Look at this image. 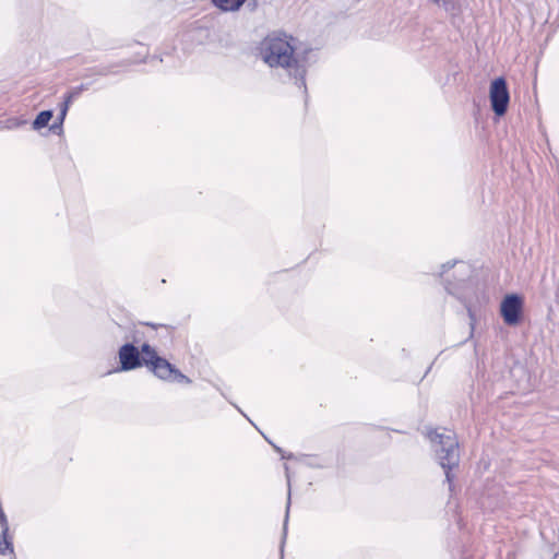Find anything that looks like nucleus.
I'll return each instance as SVG.
<instances>
[{
  "mask_svg": "<svg viewBox=\"0 0 559 559\" xmlns=\"http://www.w3.org/2000/svg\"><path fill=\"white\" fill-rule=\"evenodd\" d=\"M52 117L53 111L50 109L40 111L32 123L33 129L40 130L47 127Z\"/></svg>",
  "mask_w": 559,
  "mask_h": 559,
  "instance_id": "obj_8",
  "label": "nucleus"
},
{
  "mask_svg": "<svg viewBox=\"0 0 559 559\" xmlns=\"http://www.w3.org/2000/svg\"><path fill=\"white\" fill-rule=\"evenodd\" d=\"M427 436L432 443L440 466L444 469L445 481L449 484V489L452 490L454 479L452 469L457 467L460 463L456 437L452 431L438 432L437 430L429 431Z\"/></svg>",
  "mask_w": 559,
  "mask_h": 559,
  "instance_id": "obj_2",
  "label": "nucleus"
},
{
  "mask_svg": "<svg viewBox=\"0 0 559 559\" xmlns=\"http://www.w3.org/2000/svg\"><path fill=\"white\" fill-rule=\"evenodd\" d=\"M435 3L443 8L451 15H457L461 10L464 0H432Z\"/></svg>",
  "mask_w": 559,
  "mask_h": 559,
  "instance_id": "obj_7",
  "label": "nucleus"
},
{
  "mask_svg": "<svg viewBox=\"0 0 559 559\" xmlns=\"http://www.w3.org/2000/svg\"><path fill=\"white\" fill-rule=\"evenodd\" d=\"M145 324H146V325H148V326H151V328H153V329H156V328H157V325H156V324H154V323H145Z\"/></svg>",
  "mask_w": 559,
  "mask_h": 559,
  "instance_id": "obj_20",
  "label": "nucleus"
},
{
  "mask_svg": "<svg viewBox=\"0 0 559 559\" xmlns=\"http://www.w3.org/2000/svg\"><path fill=\"white\" fill-rule=\"evenodd\" d=\"M524 301L519 294L507 295L500 304V314L507 325L520 323L523 314Z\"/></svg>",
  "mask_w": 559,
  "mask_h": 559,
  "instance_id": "obj_5",
  "label": "nucleus"
},
{
  "mask_svg": "<svg viewBox=\"0 0 559 559\" xmlns=\"http://www.w3.org/2000/svg\"><path fill=\"white\" fill-rule=\"evenodd\" d=\"M120 367L118 370L130 371L145 366L146 355L132 343L123 344L118 352Z\"/></svg>",
  "mask_w": 559,
  "mask_h": 559,
  "instance_id": "obj_6",
  "label": "nucleus"
},
{
  "mask_svg": "<svg viewBox=\"0 0 559 559\" xmlns=\"http://www.w3.org/2000/svg\"><path fill=\"white\" fill-rule=\"evenodd\" d=\"M87 90L86 84H81L79 86L72 87L67 94L71 96V98L76 99L83 91Z\"/></svg>",
  "mask_w": 559,
  "mask_h": 559,
  "instance_id": "obj_13",
  "label": "nucleus"
},
{
  "mask_svg": "<svg viewBox=\"0 0 559 559\" xmlns=\"http://www.w3.org/2000/svg\"><path fill=\"white\" fill-rule=\"evenodd\" d=\"M170 382H178V383H185L189 384L191 383V380L185 376L179 369L175 368V372H173L171 378L169 380Z\"/></svg>",
  "mask_w": 559,
  "mask_h": 559,
  "instance_id": "obj_10",
  "label": "nucleus"
},
{
  "mask_svg": "<svg viewBox=\"0 0 559 559\" xmlns=\"http://www.w3.org/2000/svg\"><path fill=\"white\" fill-rule=\"evenodd\" d=\"M142 354L146 355L145 366L159 379L168 381L175 372V366L167 359L158 356L157 352L150 344L144 343L141 346Z\"/></svg>",
  "mask_w": 559,
  "mask_h": 559,
  "instance_id": "obj_3",
  "label": "nucleus"
},
{
  "mask_svg": "<svg viewBox=\"0 0 559 559\" xmlns=\"http://www.w3.org/2000/svg\"><path fill=\"white\" fill-rule=\"evenodd\" d=\"M464 306H465V308L467 310V313H468V317H469V320H471V322H469V325H471L469 336L472 337L473 336V331H474V325H475L476 318H475L473 305L471 304V301L464 300Z\"/></svg>",
  "mask_w": 559,
  "mask_h": 559,
  "instance_id": "obj_11",
  "label": "nucleus"
},
{
  "mask_svg": "<svg viewBox=\"0 0 559 559\" xmlns=\"http://www.w3.org/2000/svg\"><path fill=\"white\" fill-rule=\"evenodd\" d=\"M70 106L64 104L63 102L60 104V109H59V114L63 117H67V114H68V110H69Z\"/></svg>",
  "mask_w": 559,
  "mask_h": 559,
  "instance_id": "obj_16",
  "label": "nucleus"
},
{
  "mask_svg": "<svg viewBox=\"0 0 559 559\" xmlns=\"http://www.w3.org/2000/svg\"><path fill=\"white\" fill-rule=\"evenodd\" d=\"M213 3L223 11H237L246 0H212Z\"/></svg>",
  "mask_w": 559,
  "mask_h": 559,
  "instance_id": "obj_9",
  "label": "nucleus"
},
{
  "mask_svg": "<svg viewBox=\"0 0 559 559\" xmlns=\"http://www.w3.org/2000/svg\"><path fill=\"white\" fill-rule=\"evenodd\" d=\"M100 75H108L110 73H115L114 71H111L108 67H104L99 70L98 72Z\"/></svg>",
  "mask_w": 559,
  "mask_h": 559,
  "instance_id": "obj_17",
  "label": "nucleus"
},
{
  "mask_svg": "<svg viewBox=\"0 0 559 559\" xmlns=\"http://www.w3.org/2000/svg\"><path fill=\"white\" fill-rule=\"evenodd\" d=\"M289 507H290V491L288 492V499H287V506H286V514H285L284 527H283L282 546L284 545V542H285V538H286V534H287V522H288Z\"/></svg>",
  "mask_w": 559,
  "mask_h": 559,
  "instance_id": "obj_14",
  "label": "nucleus"
},
{
  "mask_svg": "<svg viewBox=\"0 0 559 559\" xmlns=\"http://www.w3.org/2000/svg\"><path fill=\"white\" fill-rule=\"evenodd\" d=\"M64 119H66V117H63L59 114L57 117V120L50 126V128H49L50 131H52L56 134L60 133L62 131V124H63Z\"/></svg>",
  "mask_w": 559,
  "mask_h": 559,
  "instance_id": "obj_12",
  "label": "nucleus"
},
{
  "mask_svg": "<svg viewBox=\"0 0 559 559\" xmlns=\"http://www.w3.org/2000/svg\"><path fill=\"white\" fill-rule=\"evenodd\" d=\"M274 449H275L278 453H281V454H282V449H281V448H278V447H275V445H274Z\"/></svg>",
  "mask_w": 559,
  "mask_h": 559,
  "instance_id": "obj_21",
  "label": "nucleus"
},
{
  "mask_svg": "<svg viewBox=\"0 0 559 559\" xmlns=\"http://www.w3.org/2000/svg\"><path fill=\"white\" fill-rule=\"evenodd\" d=\"M293 37L286 34H271L261 44L260 53L265 63L270 67H282L287 70L288 75L295 80L299 88L307 93L305 76L307 73V55L311 49L305 50L301 55L296 52L292 44Z\"/></svg>",
  "mask_w": 559,
  "mask_h": 559,
  "instance_id": "obj_1",
  "label": "nucleus"
},
{
  "mask_svg": "<svg viewBox=\"0 0 559 559\" xmlns=\"http://www.w3.org/2000/svg\"><path fill=\"white\" fill-rule=\"evenodd\" d=\"M73 98H71V96H69L68 94L64 95V98H63V103L71 106V104L73 103Z\"/></svg>",
  "mask_w": 559,
  "mask_h": 559,
  "instance_id": "obj_18",
  "label": "nucleus"
},
{
  "mask_svg": "<svg viewBox=\"0 0 559 559\" xmlns=\"http://www.w3.org/2000/svg\"><path fill=\"white\" fill-rule=\"evenodd\" d=\"M445 289L448 290L449 294L454 295V292H453V288H452V284L450 282L445 283Z\"/></svg>",
  "mask_w": 559,
  "mask_h": 559,
  "instance_id": "obj_19",
  "label": "nucleus"
},
{
  "mask_svg": "<svg viewBox=\"0 0 559 559\" xmlns=\"http://www.w3.org/2000/svg\"><path fill=\"white\" fill-rule=\"evenodd\" d=\"M489 99L495 115L498 117L504 116L510 103V93L504 78L499 76L491 82Z\"/></svg>",
  "mask_w": 559,
  "mask_h": 559,
  "instance_id": "obj_4",
  "label": "nucleus"
},
{
  "mask_svg": "<svg viewBox=\"0 0 559 559\" xmlns=\"http://www.w3.org/2000/svg\"><path fill=\"white\" fill-rule=\"evenodd\" d=\"M457 263V261H448L447 263L442 264L441 269H442V272L440 273V276L445 273L447 271H449L450 269L454 267V265Z\"/></svg>",
  "mask_w": 559,
  "mask_h": 559,
  "instance_id": "obj_15",
  "label": "nucleus"
}]
</instances>
